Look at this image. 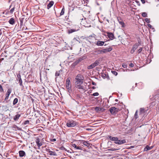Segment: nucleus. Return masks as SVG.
Segmentation results:
<instances>
[{"mask_svg": "<svg viewBox=\"0 0 159 159\" xmlns=\"http://www.w3.org/2000/svg\"><path fill=\"white\" fill-rule=\"evenodd\" d=\"M70 77H68L66 80V87L68 90V92L69 93H70L72 92L71 86L70 81Z\"/></svg>", "mask_w": 159, "mask_h": 159, "instance_id": "obj_1", "label": "nucleus"}, {"mask_svg": "<svg viewBox=\"0 0 159 159\" xmlns=\"http://www.w3.org/2000/svg\"><path fill=\"white\" fill-rule=\"evenodd\" d=\"M82 16L83 17L82 18H81V17H80V20H82L80 22V24L85 27H91V24L89 23V20H86L85 19L83 20L84 16Z\"/></svg>", "mask_w": 159, "mask_h": 159, "instance_id": "obj_2", "label": "nucleus"}, {"mask_svg": "<svg viewBox=\"0 0 159 159\" xmlns=\"http://www.w3.org/2000/svg\"><path fill=\"white\" fill-rule=\"evenodd\" d=\"M77 125V123L72 120H68L66 124V125L68 127H73Z\"/></svg>", "mask_w": 159, "mask_h": 159, "instance_id": "obj_3", "label": "nucleus"}, {"mask_svg": "<svg viewBox=\"0 0 159 159\" xmlns=\"http://www.w3.org/2000/svg\"><path fill=\"white\" fill-rule=\"evenodd\" d=\"M75 79L76 80L75 82V84L81 83L82 84L83 83L84 78L82 75L80 74L76 76Z\"/></svg>", "mask_w": 159, "mask_h": 159, "instance_id": "obj_4", "label": "nucleus"}, {"mask_svg": "<svg viewBox=\"0 0 159 159\" xmlns=\"http://www.w3.org/2000/svg\"><path fill=\"white\" fill-rule=\"evenodd\" d=\"M75 87L77 88L80 89L81 91L84 92L86 91L85 88L81 83L75 84Z\"/></svg>", "mask_w": 159, "mask_h": 159, "instance_id": "obj_5", "label": "nucleus"}, {"mask_svg": "<svg viewBox=\"0 0 159 159\" xmlns=\"http://www.w3.org/2000/svg\"><path fill=\"white\" fill-rule=\"evenodd\" d=\"M11 89L10 88L8 89L7 90V91L5 94V98L4 99V100L6 101V102H8L7 100L9 98V96L11 92Z\"/></svg>", "mask_w": 159, "mask_h": 159, "instance_id": "obj_6", "label": "nucleus"}, {"mask_svg": "<svg viewBox=\"0 0 159 159\" xmlns=\"http://www.w3.org/2000/svg\"><path fill=\"white\" fill-rule=\"evenodd\" d=\"M17 78L18 79V81L20 85L22 86L23 88L24 87V86L22 84V81L21 78V76L20 73L18 74H17Z\"/></svg>", "mask_w": 159, "mask_h": 159, "instance_id": "obj_7", "label": "nucleus"}, {"mask_svg": "<svg viewBox=\"0 0 159 159\" xmlns=\"http://www.w3.org/2000/svg\"><path fill=\"white\" fill-rule=\"evenodd\" d=\"M35 142L38 147V148H40V147L43 144L42 142L40 141L39 139V138H36Z\"/></svg>", "mask_w": 159, "mask_h": 159, "instance_id": "obj_8", "label": "nucleus"}, {"mask_svg": "<svg viewBox=\"0 0 159 159\" xmlns=\"http://www.w3.org/2000/svg\"><path fill=\"white\" fill-rule=\"evenodd\" d=\"M46 151L48 152L49 154L51 156H56L57 155V153L55 152L51 151L49 149L46 148Z\"/></svg>", "mask_w": 159, "mask_h": 159, "instance_id": "obj_9", "label": "nucleus"}, {"mask_svg": "<svg viewBox=\"0 0 159 159\" xmlns=\"http://www.w3.org/2000/svg\"><path fill=\"white\" fill-rule=\"evenodd\" d=\"M114 142L116 144L121 145L125 143L126 141L125 139L122 140H119L118 138V140L116 142Z\"/></svg>", "mask_w": 159, "mask_h": 159, "instance_id": "obj_10", "label": "nucleus"}, {"mask_svg": "<svg viewBox=\"0 0 159 159\" xmlns=\"http://www.w3.org/2000/svg\"><path fill=\"white\" fill-rule=\"evenodd\" d=\"M107 36L111 40H113L114 38V34L112 33L107 32Z\"/></svg>", "mask_w": 159, "mask_h": 159, "instance_id": "obj_11", "label": "nucleus"}, {"mask_svg": "<svg viewBox=\"0 0 159 159\" xmlns=\"http://www.w3.org/2000/svg\"><path fill=\"white\" fill-rule=\"evenodd\" d=\"M117 108L114 107H111L109 109L110 111L112 114H115V112L117 111Z\"/></svg>", "mask_w": 159, "mask_h": 159, "instance_id": "obj_12", "label": "nucleus"}, {"mask_svg": "<svg viewBox=\"0 0 159 159\" xmlns=\"http://www.w3.org/2000/svg\"><path fill=\"white\" fill-rule=\"evenodd\" d=\"M112 49L111 47H109L108 48L103 49L102 50V53H105L107 52H108L111 51Z\"/></svg>", "mask_w": 159, "mask_h": 159, "instance_id": "obj_13", "label": "nucleus"}, {"mask_svg": "<svg viewBox=\"0 0 159 159\" xmlns=\"http://www.w3.org/2000/svg\"><path fill=\"white\" fill-rule=\"evenodd\" d=\"M79 28L78 26H77V29H69L68 30V33L69 34L72 33L74 32H76L79 30Z\"/></svg>", "mask_w": 159, "mask_h": 159, "instance_id": "obj_14", "label": "nucleus"}, {"mask_svg": "<svg viewBox=\"0 0 159 159\" xmlns=\"http://www.w3.org/2000/svg\"><path fill=\"white\" fill-rule=\"evenodd\" d=\"M105 42L98 40L96 42V44L98 46H102L104 44Z\"/></svg>", "mask_w": 159, "mask_h": 159, "instance_id": "obj_15", "label": "nucleus"}, {"mask_svg": "<svg viewBox=\"0 0 159 159\" xmlns=\"http://www.w3.org/2000/svg\"><path fill=\"white\" fill-rule=\"evenodd\" d=\"M95 110L97 112L99 111L103 112L104 109L102 107H96L95 108Z\"/></svg>", "mask_w": 159, "mask_h": 159, "instance_id": "obj_16", "label": "nucleus"}, {"mask_svg": "<svg viewBox=\"0 0 159 159\" xmlns=\"http://www.w3.org/2000/svg\"><path fill=\"white\" fill-rule=\"evenodd\" d=\"M108 137L111 140L114 141L115 142H116L118 140V138L117 137H112L111 136H108Z\"/></svg>", "mask_w": 159, "mask_h": 159, "instance_id": "obj_17", "label": "nucleus"}, {"mask_svg": "<svg viewBox=\"0 0 159 159\" xmlns=\"http://www.w3.org/2000/svg\"><path fill=\"white\" fill-rule=\"evenodd\" d=\"M19 156L20 157H22L25 156V152L23 150H20L19 152Z\"/></svg>", "mask_w": 159, "mask_h": 159, "instance_id": "obj_18", "label": "nucleus"}, {"mask_svg": "<svg viewBox=\"0 0 159 159\" xmlns=\"http://www.w3.org/2000/svg\"><path fill=\"white\" fill-rule=\"evenodd\" d=\"M81 143L83 144L85 146L88 147L90 146V143H89L87 141H85V140H82V141L81 142Z\"/></svg>", "mask_w": 159, "mask_h": 159, "instance_id": "obj_19", "label": "nucleus"}, {"mask_svg": "<svg viewBox=\"0 0 159 159\" xmlns=\"http://www.w3.org/2000/svg\"><path fill=\"white\" fill-rule=\"evenodd\" d=\"M20 116V114H16L14 117L13 119L15 121H17L19 119Z\"/></svg>", "mask_w": 159, "mask_h": 159, "instance_id": "obj_20", "label": "nucleus"}, {"mask_svg": "<svg viewBox=\"0 0 159 159\" xmlns=\"http://www.w3.org/2000/svg\"><path fill=\"white\" fill-rule=\"evenodd\" d=\"M8 22L10 24L13 25L15 22V20L13 18H11L9 20Z\"/></svg>", "mask_w": 159, "mask_h": 159, "instance_id": "obj_21", "label": "nucleus"}, {"mask_svg": "<svg viewBox=\"0 0 159 159\" xmlns=\"http://www.w3.org/2000/svg\"><path fill=\"white\" fill-rule=\"evenodd\" d=\"M152 146L149 147L148 145L146 146L144 148V151H147L153 148Z\"/></svg>", "mask_w": 159, "mask_h": 159, "instance_id": "obj_22", "label": "nucleus"}, {"mask_svg": "<svg viewBox=\"0 0 159 159\" xmlns=\"http://www.w3.org/2000/svg\"><path fill=\"white\" fill-rule=\"evenodd\" d=\"M54 2L53 1H51L49 3L48 5L47 8L48 9H49L50 8H51L52 6L54 4Z\"/></svg>", "mask_w": 159, "mask_h": 159, "instance_id": "obj_23", "label": "nucleus"}, {"mask_svg": "<svg viewBox=\"0 0 159 159\" xmlns=\"http://www.w3.org/2000/svg\"><path fill=\"white\" fill-rule=\"evenodd\" d=\"M93 65V66H94V67L96 66H97L99 65V60H96L95 62L92 63Z\"/></svg>", "mask_w": 159, "mask_h": 159, "instance_id": "obj_24", "label": "nucleus"}, {"mask_svg": "<svg viewBox=\"0 0 159 159\" xmlns=\"http://www.w3.org/2000/svg\"><path fill=\"white\" fill-rule=\"evenodd\" d=\"M24 19V18H20L19 19L20 21V26L21 27L23 25V22Z\"/></svg>", "mask_w": 159, "mask_h": 159, "instance_id": "obj_25", "label": "nucleus"}, {"mask_svg": "<svg viewBox=\"0 0 159 159\" xmlns=\"http://www.w3.org/2000/svg\"><path fill=\"white\" fill-rule=\"evenodd\" d=\"M139 45L137 43L135 44L133 46L132 49L135 51L138 48Z\"/></svg>", "mask_w": 159, "mask_h": 159, "instance_id": "obj_26", "label": "nucleus"}, {"mask_svg": "<svg viewBox=\"0 0 159 159\" xmlns=\"http://www.w3.org/2000/svg\"><path fill=\"white\" fill-rule=\"evenodd\" d=\"M18 102V99L16 98H15L13 102V105L16 104Z\"/></svg>", "mask_w": 159, "mask_h": 159, "instance_id": "obj_27", "label": "nucleus"}, {"mask_svg": "<svg viewBox=\"0 0 159 159\" xmlns=\"http://www.w3.org/2000/svg\"><path fill=\"white\" fill-rule=\"evenodd\" d=\"M65 12V8L64 6L63 7L61 12L60 13V15L61 16H62L64 15Z\"/></svg>", "mask_w": 159, "mask_h": 159, "instance_id": "obj_28", "label": "nucleus"}, {"mask_svg": "<svg viewBox=\"0 0 159 159\" xmlns=\"http://www.w3.org/2000/svg\"><path fill=\"white\" fill-rule=\"evenodd\" d=\"M95 52L97 53L98 54H101L102 53V50H98L96 51H95Z\"/></svg>", "mask_w": 159, "mask_h": 159, "instance_id": "obj_29", "label": "nucleus"}, {"mask_svg": "<svg viewBox=\"0 0 159 159\" xmlns=\"http://www.w3.org/2000/svg\"><path fill=\"white\" fill-rule=\"evenodd\" d=\"M140 112L141 113H143L145 112V109L144 108H141L140 109Z\"/></svg>", "mask_w": 159, "mask_h": 159, "instance_id": "obj_30", "label": "nucleus"}, {"mask_svg": "<svg viewBox=\"0 0 159 159\" xmlns=\"http://www.w3.org/2000/svg\"><path fill=\"white\" fill-rule=\"evenodd\" d=\"M119 24L122 25V27H123L125 26V24L123 22L119 21Z\"/></svg>", "mask_w": 159, "mask_h": 159, "instance_id": "obj_31", "label": "nucleus"}, {"mask_svg": "<svg viewBox=\"0 0 159 159\" xmlns=\"http://www.w3.org/2000/svg\"><path fill=\"white\" fill-rule=\"evenodd\" d=\"M101 76L102 77L103 79H105L108 76V75H107L106 74L104 73H102L101 74Z\"/></svg>", "mask_w": 159, "mask_h": 159, "instance_id": "obj_32", "label": "nucleus"}, {"mask_svg": "<svg viewBox=\"0 0 159 159\" xmlns=\"http://www.w3.org/2000/svg\"><path fill=\"white\" fill-rule=\"evenodd\" d=\"M142 15L143 17H147V13L145 12H143Z\"/></svg>", "mask_w": 159, "mask_h": 159, "instance_id": "obj_33", "label": "nucleus"}, {"mask_svg": "<svg viewBox=\"0 0 159 159\" xmlns=\"http://www.w3.org/2000/svg\"><path fill=\"white\" fill-rule=\"evenodd\" d=\"M0 92L3 93L4 89L2 87V86L1 84H0Z\"/></svg>", "mask_w": 159, "mask_h": 159, "instance_id": "obj_34", "label": "nucleus"}, {"mask_svg": "<svg viewBox=\"0 0 159 159\" xmlns=\"http://www.w3.org/2000/svg\"><path fill=\"white\" fill-rule=\"evenodd\" d=\"M15 8V5H14V7L12 8H11L10 11V12L11 13V14L13 13V12L14 11V10Z\"/></svg>", "mask_w": 159, "mask_h": 159, "instance_id": "obj_35", "label": "nucleus"}, {"mask_svg": "<svg viewBox=\"0 0 159 159\" xmlns=\"http://www.w3.org/2000/svg\"><path fill=\"white\" fill-rule=\"evenodd\" d=\"M94 67L93 66V64H92L88 66V69H91L93 68Z\"/></svg>", "mask_w": 159, "mask_h": 159, "instance_id": "obj_36", "label": "nucleus"}, {"mask_svg": "<svg viewBox=\"0 0 159 159\" xmlns=\"http://www.w3.org/2000/svg\"><path fill=\"white\" fill-rule=\"evenodd\" d=\"M91 95L94 96H98L99 95V93H98L96 92L92 94Z\"/></svg>", "mask_w": 159, "mask_h": 159, "instance_id": "obj_37", "label": "nucleus"}, {"mask_svg": "<svg viewBox=\"0 0 159 159\" xmlns=\"http://www.w3.org/2000/svg\"><path fill=\"white\" fill-rule=\"evenodd\" d=\"M111 72L114 75L116 76L117 75V72L115 71H112Z\"/></svg>", "mask_w": 159, "mask_h": 159, "instance_id": "obj_38", "label": "nucleus"}, {"mask_svg": "<svg viewBox=\"0 0 159 159\" xmlns=\"http://www.w3.org/2000/svg\"><path fill=\"white\" fill-rule=\"evenodd\" d=\"M59 148L61 150H64L65 151H67L66 149L63 146Z\"/></svg>", "mask_w": 159, "mask_h": 159, "instance_id": "obj_39", "label": "nucleus"}, {"mask_svg": "<svg viewBox=\"0 0 159 159\" xmlns=\"http://www.w3.org/2000/svg\"><path fill=\"white\" fill-rule=\"evenodd\" d=\"M145 21L147 23H149L150 22V19L148 18H146L145 19Z\"/></svg>", "mask_w": 159, "mask_h": 159, "instance_id": "obj_40", "label": "nucleus"}, {"mask_svg": "<svg viewBox=\"0 0 159 159\" xmlns=\"http://www.w3.org/2000/svg\"><path fill=\"white\" fill-rule=\"evenodd\" d=\"M59 75L60 72L59 71H57L55 73V76L57 77L58 76H59Z\"/></svg>", "mask_w": 159, "mask_h": 159, "instance_id": "obj_41", "label": "nucleus"}, {"mask_svg": "<svg viewBox=\"0 0 159 159\" xmlns=\"http://www.w3.org/2000/svg\"><path fill=\"white\" fill-rule=\"evenodd\" d=\"M29 123V121L28 120H25L24 123L25 125L28 124Z\"/></svg>", "mask_w": 159, "mask_h": 159, "instance_id": "obj_42", "label": "nucleus"}, {"mask_svg": "<svg viewBox=\"0 0 159 159\" xmlns=\"http://www.w3.org/2000/svg\"><path fill=\"white\" fill-rule=\"evenodd\" d=\"M76 149H79V150H82V148L81 147H80V146H76V147L75 148Z\"/></svg>", "mask_w": 159, "mask_h": 159, "instance_id": "obj_43", "label": "nucleus"}, {"mask_svg": "<svg viewBox=\"0 0 159 159\" xmlns=\"http://www.w3.org/2000/svg\"><path fill=\"white\" fill-rule=\"evenodd\" d=\"M143 48H140L138 51V52L139 53L141 52L142 51Z\"/></svg>", "mask_w": 159, "mask_h": 159, "instance_id": "obj_44", "label": "nucleus"}, {"mask_svg": "<svg viewBox=\"0 0 159 159\" xmlns=\"http://www.w3.org/2000/svg\"><path fill=\"white\" fill-rule=\"evenodd\" d=\"M122 67L124 68H126L127 66L125 63H124L122 64Z\"/></svg>", "mask_w": 159, "mask_h": 159, "instance_id": "obj_45", "label": "nucleus"}, {"mask_svg": "<svg viewBox=\"0 0 159 159\" xmlns=\"http://www.w3.org/2000/svg\"><path fill=\"white\" fill-rule=\"evenodd\" d=\"M134 116L136 119L138 118L137 111H136L134 115Z\"/></svg>", "mask_w": 159, "mask_h": 159, "instance_id": "obj_46", "label": "nucleus"}, {"mask_svg": "<svg viewBox=\"0 0 159 159\" xmlns=\"http://www.w3.org/2000/svg\"><path fill=\"white\" fill-rule=\"evenodd\" d=\"M72 146L74 148H76V144H75V143H73L72 144Z\"/></svg>", "mask_w": 159, "mask_h": 159, "instance_id": "obj_47", "label": "nucleus"}, {"mask_svg": "<svg viewBox=\"0 0 159 159\" xmlns=\"http://www.w3.org/2000/svg\"><path fill=\"white\" fill-rule=\"evenodd\" d=\"M73 40L75 41H77L78 42H79V43H80V41L78 40L77 39L75 38H74L73 39Z\"/></svg>", "mask_w": 159, "mask_h": 159, "instance_id": "obj_48", "label": "nucleus"}, {"mask_svg": "<svg viewBox=\"0 0 159 159\" xmlns=\"http://www.w3.org/2000/svg\"><path fill=\"white\" fill-rule=\"evenodd\" d=\"M134 50H133V49H131V50L130 51V52L131 53V54H133L134 52Z\"/></svg>", "mask_w": 159, "mask_h": 159, "instance_id": "obj_49", "label": "nucleus"}, {"mask_svg": "<svg viewBox=\"0 0 159 159\" xmlns=\"http://www.w3.org/2000/svg\"><path fill=\"white\" fill-rule=\"evenodd\" d=\"M129 65V66L131 67H133L134 66V64L132 63L130 64Z\"/></svg>", "mask_w": 159, "mask_h": 159, "instance_id": "obj_50", "label": "nucleus"}, {"mask_svg": "<svg viewBox=\"0 0 159 159\" xmlns=\"http://www.w3.org/2000/svg\"><path fill=\"white\" fill-rule=\"evenodd\" d=\"M56 140L55 139H52L51 140V141L54 142L55 141H56Z\"/></svg>", "mask_w": 159, "mask_h": 159, "instance_id": "obj_51", "label": "nucleus"}, {"mask_svg": "<svg viewBox=\"0 0 159 159\" xmlns=\"http://www.w3.org/2000/svg\"><path fill=\"white\" fill-rule=\"evenodd\" d=\"M92 85H96V83L93 81H92Z\"/></svg>", "mask_w": 159, "mask_h": 159, "instance_id": "obj_52", "label": "nucleus"}, {"mask_svg": "<svg viewBox=\"0 0 159 159\" xmlns=\"http://www.w3.org/2000/svg\"><path fill=\"white\" fill-rule=\"evenodd\" d=\"M141 1L143 4H144L145 3V0H141Z\"/></svg>", "mask_w": 159, "mask_h": 159, "instance_id": "obj_53", "label": "nucleus"}, {"mask_svg": "<svg viewBox=\"0 0 159 159\" xmlns=\"http://www.w3.org/2000/svg\"><path fill=\"white\" fill-rule=\"evenodd\" d=\"M148 26L149 28H151L152 27V25L150 24H148Z\"/></svg>", "mask_w": 159, "mask_h": 159, "instance_id": "obj_54", "label": "nucleus"}, {"mask_svg": "<svg viewBox=\"0 0 159 159\" xmlns=\"http://www.w3.org/2000/svg\"><path fill=\"white\" fill-rule=\"evenodd\" d=\"M118 150V149H113V148H112L111 149V150L112 151H115V150Z\"/></svg>", "mask_w": 159, "mask_h": 159, "instance_id": "obj_55", "label": "nucleus"}, {"mask_svg": "<svg viewBox=\"0 0 159 159\" xmlns=\"http://www.w3.org/2000/svg\"><path fill=\"white\" fill-rule=\"evenodd\" d=\"M13 3H12L11 4V5L10 6V7H9L10 8H11V6L13 5Z\"/></svg>", "mask_w": 159, "mask_h": 159, "instance_id": "obj_56", "label": "nucleus"}, {"mask_svg": "<svg viewBox=\"0 0 159 159\" xmlns=\"http://www.w3.org/2000/svg\"><path fill=\"white\" fill-rule=\"evenodd\" d=\"M92 89H96V87H95V86H93V87H92Z\"/></svg>", "mask_w": 159, "mask_h": 159, "instance_id": "obj_57", "label": "nucleus"}, {"mask_svg": "<svg viewBox=\"0 0 159 159\" xmlns=\"http://www.w3.org/2000/svg\"><path fill=\"white\" fill-rule=\"evenodd\" d=\"M134 86H133L132 88V90H134Z\"/></svg>", "mask_w": 159, "mask_h": 159, "instance_id": "obj_58", "label": "nucleus"}, {"mask_svg": "<svg viewBox=\"0 0 159 159\" xmlns=\"http://www.w3.org/2000/svg\"><path fill=\"white\" fill-rule=\"evenodd\" d=\"M85 84V85H85V86H86V85H87V83H84V84Z\"/></svg>", "mask_w": 159, "mask_h": 159, "instance_id": "obj_59", "label": "nucleus"}, {"mask_svg": "<svg viewBox=\"0 0 159 159\" xmlns=\"http://www.w3.org/2000/svg\"><path fill=\"white\" fill-rule=\"evenodd\" d=\"M87 129V130H90V129Z\"/></svg>", "mask_w": 159, "mask_h": 159, "instance_id": "obj_60", "label": "nucleus"}, {"mask_svg": "<svg viewBox=\"0 0 159 159\" xmlns=\"http://www.w3.org/2000/svg\"><path fill=\"white\" fill-rule=\"evenodd\" d=\"M115 101H116L117 102V101H118V100H117V99H116L115 100Z\"/></svg>", "mask_w": 159, "mask_h": 159, "instance_id": "obj_61", "label": "nucleus"}, {"mask_svg": "<svg viewBox=\"0 0 159 159\" xmlns=\"http://www.w3.org/2000/svg\"><path fill=\"white\" fill-rule=\"evenodd\" d=\"M11 0H9V1H8V2H10V1H11Z\"/></svg>", "mask_w": 159, "mask_h": 159, "instance_id": "obj_62", "label": "nucleus"}, {"mask_svg": "<svg viewBox=\"0 0 159 159\" xmlns=\"http://www.w3.org/2000/svg\"><path fill=\"white\" fill-rule=\"evenodd\" d=\"M135 86H136L137 85V83H135Z\"/></svg>", "mask_w": 159, "mask_h": 159, "instance_id": "obj_63", "label": "nucleus"}, {"mask_svg": "<svg viewBox=\"0 0 159 159\" xmlns=\"http://www.w3.org/2000/svg\"><path fill=\"white\" fill-rule=\"evenodd\" d=\"M89 37H92V36H91V35H90V36H89Z\"/></svg>", "mask_w": 159, "mask_h": 159, "instance_id": "obj_64", "label": "nucleus"}]
</instances>
